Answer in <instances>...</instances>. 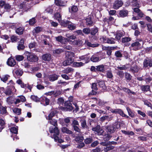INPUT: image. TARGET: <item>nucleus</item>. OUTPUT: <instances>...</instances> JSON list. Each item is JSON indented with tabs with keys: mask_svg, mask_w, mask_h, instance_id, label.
Listing matches in <instances>:
<instances>
[{
	"mask_svg": "<svg viewBox=\"0 0 152 152\" xmlns=\"http://www.w3.org/2000/svg\"><path fill=\"white\" fill-rule=\"evenodd\" d=\"M48 123L52 125L53 126H51L49 129V131L51 133H54L53 135V138L56 141H58V142L61 143L63 142V140L61 139H59L57 135L59 134V131L58 128L56 127L57 126V121L56 120L54 119H50L49 120Z\"/></svg>",
	"mask_w": 152,
	"mask_h": 152,
	"instance_id": "nucleus-1",
	"label": "nucleus"
},
{
	"mask_svg": "<svg viewBox=\"0 0 152 152\" xmlns=\"http://www.w3.org/2000/svg\"><path fill=\"white\" fill-rule=\"evenodd\" d=\"M66 36L67 38L66 41L68 42L69 44L80 46L82 45L83 42L82 40H75L76 39V36L74 35H69L68 34H66Z\"/></svg>",
	"mask_w": 152,
	"mask_h": 152,
	"instance_id": "nucleus-2",
	"label": "nucleus"
},
{
	"mask_svg": "<svg viewBox=\"0 0 152 152\" xmlns=\"http://www.w3.org/2000/svg\"><path fill=\"white\" fill-rule=\"evenodd\" d=\"M25 55L27 56L28 60L31 62H36L38 60V58L34 54H31L29 52L26 51L25 53Z\"/></svg>",
	"mask_w": 152,
	"mask_h": 152,
	"instance_id": "nucleus-3",
	"label": "nucleus"
},
{
	"mask_svg": "<svg viewBox=\"0 0 152 152\" xmlns=\"http://www.w3.org/2000/svg\"><path fill=\"white\" fill-rule=\"evenodd\" d=\"M143 43V42L142 40L140 41V42H135L131 44V47L132 48L133 50H137L141 48Z\"/></svg>",
	"mask_w": 152,
	"mask_h": 152,
	"instance_id": "nucleus-4",
	"label": "nucleus"
},
{
	"mask_svg": "<svg viewBox=\"0 0 152 152\" xmlns=\"http://www.w3.org/2000/svg\"><path fill=\"white\" fill-rule=\"evenodd\" d=\"M72 98V96L69 97V101H67L65 103L66 107L64 108V110L65 111H71L73 109V107L72 106V104L70 103V102H72L71 99Z\"/></svg>",
	"mask_w": 152,
	"mask_h": 152,
	"instance_id": "nucleus-5",
	"label": "nucleus"
},
{
	"mask_svg": "<svg viewBox=\"0 0 152 152\" xmlns=\"http://www.w3.org/2000/svg\"><path fill=\"white\" fill-rule=\"evenodd\" d=\"M110 111L113 113L119 114L123 117H126L127 118L129 117V116L125 114L123 111L120 109H111Z\"/></svg>",
	"mask_w": 152,
	"mask_h": 152,
	"instance_id": "nucleus-6",
	"label": "nucleus"
},
{
	"mask_svg": "<svg viewBox=\"0 0 152 152\" xmlns=\"http://www.w3.org/2000/svg\"><path fill=\"white\" fill-rule=\"evenodd\" d=\"M92 130L95 132L96 134H97L99 135H103L104 132L103 129L100 128V126L99 125H98L96 127L93 128Z\"/></svg>",
	"mask_w": 152,
	"mask_h": 152,
	"instance_id": "nucleus-7",
	"label": "nucleus"
},
{
	"mask_svg": "<svg viewBox=\"0 0 152 152\" xmlns=\"http://www.w3.org/2000/svg\"><path fill=\"white\" fill-rule=\"evenodd\" d=\"M119 126H119L118 127H117L115 126L112 125L107 126L106 129L108 132L112 133L115 131L116 129H118Z\"/></svg>",
	"mask_w": 152,
	"mask_h": 152,
	"instance_id": "nucleus-8",
	"label": "nucleus"
},
{
	"mask_svg": "<svg viewBox=\"0 0 152 152\" xmlns=\"http://www.w3.org/2000/svg\"><path fill=\"white\" fill-rule=\"evenodd\" d=\"M123 4L121 0H117L114 4L113 8L114 9H118L122 6Z\"/></svg>",
	"mask_w": 152,
	"mask_h": 152,
	"instance_id": "nucleus-9",
	"label": "nucleus"
},
{
	"mask_svg": "<svg viewBox=\"0 0 152 152\" xmlns=\"http://www.w3.org/2000/svg\"><path fill=\"white\" fill-rule=\"evenodd\" d=\"M143 66L146 67L152 66V59H145L143 62Z\"/></svg>",
	"mask_w": 152,
	"mask_h": 152,
	"instance_id": "nucleus-10",
	"label": "nucleus"
},
{
	"mask_svg": "<svg viewBox=\"0 0 152 152\" xmlns=\"http://www.w3.org/2000/svg\"><path fill=\"white\" fill-rule=\"evenodd\" d=\"M42 59L46 61H49L51 60V55L49 53H46L42 56Z\"/></svg>",
	"mask_w": 152,
	"mask_h": 152,
	"instance_id": "nucleus-11",
	"label": "nucleus"
},
{
	"mask_svg": "<svg viewBox=\"0 0 152 152\" xmlns=\"http://www.w3.org/2000/svg\"><path fill=\"white\" fill-rule=\"evenodd\" d=\"M119 17L124 18L127 16L128 14V11L127 10H123L119 11Z\"/></svg>",
	"mask_w": 152,
	"mask_h": 152,
	"instance_id": "nucleus-12",
	"label": "nucleus"
},
{
	"mask_svg": "<svg viewBox=\"0 0 152 152\" xmlns=\"http://www.w3.org/2000/svg\"><path fill=\"white\" fill-rule=\"evenodd\" d=\"M73 61L74 59L73 58H66V60L63 62V65L64 66L69 65Z\"/></svg>",
	"mask_w": 152,
	"mask_h": 152,
	"instance_id": "nucleus-13",
	"label": "nucleus"
},
{
	"mask_svg": "<svg viewBox=\"0 0 152 152\" xmlns=\"http://www.w3.org/2000/svg\"><path fill=\"white\" fill-rule=\"evenodd\" d=\"M7 63L9 66H13L16 64V62L14 59L10 58L8 59Z\"/></svg>",
	"mask_w": 152,
	"mask_h": 152,
	"instance_id": "nucleus-14",
	"label": "nucleus"
},
{
	"mask_svg": "<svg viewBox=\"0 0 152 152\" xmlns=\"http://www.w3.org/2000/svg\"><path fill=\"white\" fill-rule=\"evenodd\" d=\"M55 38L56 41L60 42L61 43L65 44L66 42V38L63 37L62 36L55 37Z\"/></svg>",
	"mask_w": 152,
	"mask_h": 152,
	"instance_id": "nucleus-15",
	"label": "nucleus"
},
{
	"mask_svg": "<svg viewBox=\"0 0 152 152\" xmlns=\"http://www.w3.org/2000/svg\"><path fill=\"white\" fill-rule=\"evenodd\" d=\"M58 77L59 76L56 74H52L49 75L48 78L49 81L53 82L57 80Z\"/></svg>",
	"mask_w": 152,
	"mask_h": 152,
	"instance_id": "nucleus-16",
	"label": "nucleus"
},
{
	"mask_svg": "<svg viewBox=\"0 0 152 152\" xmlns=\"http://www.w3.org/2000/svg\"><path fill=\"white\" fill-rule=\"evenodd\" d=\"M91 88L92 89V91L91 92L89 93V95H95L96 94V91H96L97 89L96 84L95 83H92Z\"/></svg>",
	"mask_w": 152,
	"mask_h": 152,
	"instance_id": "nucleus-17",
	"label": "nucleus"
},
{
	"mask_svg": "<svg viewBox=\"0 0 152 152\" xmlns=\"http://www.w3.org/2000/svg\"><path fill=\"white\" fill-rule=\"evenodd\" d=\"M124 32L123 31L118 32L116 35L115 38L117 40H119L124 35Z\"/></svg>",
	"mask_w": 152,
	"mask_h": 152,
	"instance_id": "nucleus-18",
	"label": "nucleus"
},
{
	"mask_svg": "<svg viewBox=\"0 0 152 152\" xmlns=\"http://www.w3.org/2000/svg\"><path fill=\"white\" fill-rule=\"evenodd\" d=\"M24 40L23 39H21L18 46V50H23L24 48V46L23 45Z\"/></svg>",
	"mask_w": 152,
	"mask_h": 152,
	"instance_id": "nucleus-19",
	"label": "nucleus"
},
{
	"mask_svg": "<svg viewBox=\"0 0 152 152\" xmlns=\"http://www.w3.org/2000/svg\"><path fill=\"white\" fill-rule=\"evenodd\" d=\"M58 113L56 110H54L51 112L49 115L47 117H46V119L48 120L52 119V118L55 115V114Z\"/></svg>",
	"mask_w": 152,
	"mask_h": 152,
	"instance_id": "nucleus-20",
	"label": "nucleus"
},
{
	"mask_svg": "<svg viewBox=\"0 0 152 152\" xmlns=\"http://www.w3.org/2000/svg\"><path fill=\"white\" fill-rule=\"evenodd\" d=\"M79 58L83 60L85 63H88L89 61V58L86 55L80 56Z\"/></svg>",
	"mask_w": 152,
	"mask_h": 152,
	"instance_id": "nucleus-21",
	"label": "nucleus"
},
{
	"mask_svg": "<svg viewBox=\"0 0 152 152\" xmlns=\"http://www.w3.org/2000/svg\"><path fill=\"white\" fill-rule=\"evenodd\" d=\"M96 70L102 72H104L105 71V69L104 66L102 64L96 66Z\"/></svg>",
	"mask_w": 152,
	"mask_h": 152,
	"instance_id": "nucleus-22",
	"label": "nucleus"
},
{
	"mask_svg": "<svg viewBox=\"0 0 152 152\" xmlns=\"http://www.w3.org/2000/svg\"><path fill=\"white\" fill-rule=\"evenodd\" d=\"M61 131L64 133L71 134L72 132V131L66 127H63L61 128Z\"/></svg>",
	"mask_w": 152,
	"mask_h": 152,
	"instance_id": "nucleus-23",
	"label": "nucleus"
},
{
	"mask_svg": "<svg viewBox=\"0 0 152 152\" xmlns=\"http://www.w3.org/2000/svg\"><path fill=\"white\" fill-rule=\"evenodd\" d=\"M74 69L71 67H67L64 70V72L66 74L71 73L74 72Z\"/></svg>",
	"mask_w": 152,
	"mask_h": 152,
	"instance_id": "nucleus-24",
	"label": "nucleus"
},
{
	"mask_svg": "<svg viewBox=\"0 0 152 152\" xmlns=\"http://www.w3.org/2000/svg\"><path fill=\"white\" fill-rule=\"evenodd\" d=\"M85 43L88 46L92 47H96L99 45V44H91L86 40H85Z\"/></svg>",
	"mask_w": 152,
	"mask_h": 152,
	"instance_id": "nucleus-25",
	"label": "nucleus"
},
{
	"mask_svg": "<svg viewBox=\"0 0 152 152\" xmlns=\"http://www.w3.org/2000/svg\"><path fill=\"white\" fill-rule=\"evenodd\" d=\"M66 54V58H72L74 55L73 53L70 51L67 52Z\"/></svg>",
	"mask_w": 152,
	"mask_h": 152,
	"instance_id": "nucleus-26",
	"label": "nucleus"
},
{
	"mask_svg": "<svg viewBox=\"0 0 152 152\" xmlns=\"http://www.w3.org/2000/svg\"><path fill=\"white\" fill-rule=\"evenodd\" d=\"M23 30L24 28H23L19 27L16 29V32L17 34L20 35L23 34Z\"/></svg>",
	"mask_w": 152,
	"mask_h": 152,
	"instance_id": "nucleus-27",
	"label": "nucleus"
},
{
	"mask_svg": "<svg viewBox=\"0 0 152 152\" xmlns=\"http://www.w3.org/2000/svg\"><path fill=\"white\" fill-rule=\"evenodd\" d=\"M68 28L70 30H73L75 29L76 26L73 23L69 21L68 25Z\"/></svg>",
	"mask_w": 152,
	"mask_h": 152,
	"instance_id": "nucleus-28",
	"label": "nucleus"
},
{
	"mask_svg": "<svg viewBox=\"0 0 152 152\" xmlns=\"http://www.w3.org/2000/svg\"><path fill=\"white\" fill-rule=\"evenodd\" d=\"M123 89L124 91L128 93L129 95H131L132 94L134 95L135 94V92L131 91L130 89L127 88H123Z\"/></svg>",
	"mask_w": 152,
	"mask_h": 152,
	"instance_id": "nucleus-29",
	"label": "nucleus"
},
{
	"mask_svg": "<svg viewBox=\"0 0 152 152\" xmlns=\"http://www.w3.org/2000/svg\"><path fill=\"white\" fill-rule=\"evenodd\" d=\"M58 84H60V86H65L69 84V82H67L65 81H63L62 80H59L57 82Z\"/></svg>",
	"mask_w": 152,
	"mask_h": 152,
	"instance_id": "nucleus-30",
	"label": "nucleus"
},
{
	"mask_svg": "<svg viewBox=\"0 0 152 152\" xmlns=\"http://www.w3.org/2000/svg\"><path fill=\"white\" fill-rule=\"evenodd\" d=\"M139 69L136 66L131 67L130 71L133 72H137L138 71Z\"/></svg>",
	"mask_w": 152,
	"mask_h": 152,
	"instance_id": "nucleus-31",
	"label": "nucleus"
},
{
	"mask_svg": "<svg viewBox=\"0 0 152 152\" xmlns=\"http://www.w3.org/2000/svg\"><path fill=\"white\" fill-rule=\"evenodd\" d=\"M56 4L58 6H63L64 2L61 0H55Z\"/></svg>",
	"mask_w": 152,
	"mask_h": 152,
	"instance_id": "nucleus-32",
	"label": "nucleus"
},
{
	"mask_svg": "<svg viewBox=\"0 0 152 152\" xmlns=\"http://www.w3.org/2000/svg\"><path fill=\"white\" fill-rule=\"evenodd\" d=\"M69 23V21L67 20H62L60 22V24L61 26L64 27H66L68 26V24Z\"/></svg>",
	"mask_w": 152,
	"mask_h": 152,
	"instance_id": "nucleus-33",
	"label": "nucleus"
},
{
	"mask_svg": "<svg viewBox=\"0 0 152 152\" xmlns=\"http://www.w3.org/2000/svg\"><path fill=\"white\" fill-rule=\"evenodd\" d=\"M83 137L82 136H78L75 139V141L78 142H81L83 141Z\"/></svg>",
	"mask_w": 152,
	"mask_h": 152,
	"instance_id": "nucleus-34",
	"label": "nucleus"
},
{
	"mask_svg": "<svg viewBox=\"0 0 152 152\" xmlns=\"http://www.w3.org/2000/svg\"><path fill=\"white\" fill-rule=\"evenodd\" d=\"M7 102L8 104H11L14 102V98L12 97H9L7 98Z\"/></svg>",
	"mask_w": 152,
	"mask_h": 152,
	"instance_id": "nucleus-35",
	"label": "nucleus"
},
{
	"mask_svg": "<svg viewBox=\"0 0 152 152\" xmlns=\"http://www.w3.org/2000/svg\"><path fill=\"white\" fill-rule=\"evenodd\" d=\"M55 18L56 19L60 22L61 20V16L60 14L59 13H57L55 14Z\"/></svg>",
	"mask_w": 152,
	"mask_h": 152,
	"instance_id": "nucleus-36",
	"label": "nucleus"
},
{
	"mask_svg": "<svg viewBox=\"0 0 152 152\" xmlns=\"http://www.w3.org/2000/svg\"><path fill=\"white\" fill-rule=\"evenodd\" d=\"M6 108V107H1L0 108L1 113L2 114L6 113H7Z\"/></svg>",
	"mask_w": 152,
	"mask_h": 152,
	"instance_id": "nucleus-37",
	"label": "nucleus"
},
{
	"mask_svg": "<svg viewBox=\"0 0 152 152\" xmlns=\"http://www.w3.org/2000/svg\"><path fill=\"white\" fill-rule=\"evenodd\" d=\"M81 126L83 129L88 128V126L87 125L86 121L85 120H83L82 121Z\"/></svg>",
	"mask_w": 152,
	"mask_h": 152,
	"instance_id": "nucleus-38",
	"label": "nucleus"
},
{
	"mask_svg": "<svg viewBox=\"0 0 152 152\" xmlns=\"http://www.w3.org/2000/svg\"><path fill=\"white\" fill-rule=\"evenodd\" d=\"M13 111L14 113L18 115H20L21 113V109L20 108H14L13 110Z\"/></svg>",
	"mask_w": 152,
	"mask_h": 152,
	"instance_id": "nucleus-39",
	"label": "nucleus"
},
{
	"mask_svg": "<svg viewBox=\"0 0 152 152\" xmlns=\"http://www.w3.org/2000/svg\"><path fill=\"white\" fill-rule=\"evenodd\" d=\"M91 60L93 62H97L99 60V57L95 56H92L91 58Z\"/></svg>",
	"mask_w": 152,
	"mask_h": 152,
	"instance_id": "nucleus-40",
	"label": "nucleus"
},
{
	"mask_svg": "<svg viewBox=\"0 0 152 152\" xmlns=\"http://www.w3.org/2000/svg\"><path fill=\"white\" fill-rule=\"evenodd\" d=\"M86 23L88 25H91L93 24V22L91 21V17H89L86 19Z\"/></svg>",
	"mask_w": 152,
	"mask_h": 152,
	"instance_id": "nucleus-41",
	"label": "nucleus"
},
{
	"mask_svg": "<svg viewBox=\"0 0 152 152\" xmlns=\"http://www.w3.org/2000/svg\"><path fill=\"white\" fill-rule=\"evenodd\" d=\"M114 39L113 38H107L106 43L109 44H114L115 42L114 40Z\"/></svg>",
	"mask_w": 152,
	"mask_h": 152,
	"instance_id": "nucleus-42",
	"label": "nucleus"
},
{
	"mask_svg": "<svg viewBox=\"0 0 152 152\" xmlns=\"http://www.w3.org/2000/svg\"><path fill=\"white\" fill-rule=\"evenodd\" d=\"M15 73L17 75L21 76L23 74V71L20 69L16 70Z\"/></svg>",
	"mask_w": 152,
	"mask_h": 152,
	"instance_id": "nucleus-43",
	"label": "nucleus"
},
{
	"mask_svg": "<svg viewBox=\"0 0 152 152\" xmlns=\"http://www.w3.org/2000/svg\"><path fill=\"white\" fill-rule=\"evenodd\" d=\"M150 86L148 85L144 86H142V89L143 91H147L150 90Z\"/></svg>",
	"mask_w": 152,
	"mask_h": 152,
	"instance_id": "nucleus-44",
	"label": "nucleus"
},
{
	"mask_svg": "<svg viewBox=\"0 0 152 152\" xmlns=\"http://www.w3.org/2000/svg\"><path fill=\"white\" fill-rule=\"evenodd\" d=\"M126 110L128 112L129 115L132 117H133L134 116V114L132 112L131 110V109L128 107L126 108Z\"/></svg>",
	"mask_w": 152,
	"mask_h": 152,
	"instance_id": "nucleus-45",
	"label": "nucleus"
},
{
	"mask_svg": "<svg viewBox=\"0 0 152 152\" xmlns=\"http://www.w3.org/2000/svg\"><path fill=\"white\" fill-rule=\"evenodd\" d=\"M9 77V76L8 75H3L1 77V80L3 82H6L7 80Z\"/></svg>",
	"mask_w": 152,
	"mask_h": 152,
	"instance_id": "nucleus-46",
	"label": "nucleus"
},
{
	"mask_svg": "<svg viewBox=\"0 0 152 152\" xmlns=\"http://www.w3.org/2000/svg\"><path fill=\"white\" fill-rule=\"evenodd\" d=\"M18 128L13 127L10 129V131L12 133L17 134L18 133Z\"/></svg>",
	"mask_w": 152,
	"mask_h": 152,
	"instance_id": "nucleus-47",
	"label": "nucleus"
},
{
	"mask_svg": "<svg viewBox=\"0 0 152 152\" xmlns=\"http://www.w3.org/2000/svg\"><path fill=\"white\" fill-rule=\"evenodd\" d=\"M83 64H84L82 62H75L73 64L74 66L75 67H80L83 66Z\"/></svg>",
	"mask_w": 152,
	"mask_h": 152,
	"instance_id": "nucleus-48",
	"label": "nucleus"
},
{
	"mask_svg": "<svg viewBox=\"0 0 152 152\" xmlns=\"http://www.w3.org/2000/svg\"><path fill=\"white\" fill-rule=\"evenodd\" d=\"M31 98L35 102H38L39 101V99L37 96L35 95L31 96Z\"/></svg>",
	"mask_w": 152,
	"mask_h": 152,
	"instance_id": "nucleus-49",
	"label": "nucleus"
},
{
	"mask_svg": "<svg viewBox=\"0 0 152 152\" xmlns=\"http://www.w3.org/2000/svg\"><path fill=\"white\" fill-rule=\"evenodd\" d=\"M130 40L131 38L129 37H125L122 39V42L123 43L130 41Z\"/></svg>",
	"mask_w": 152,
	"mask_h": 152,
	"instance_id": "nucleus-50",
	"label": "nucleus"
},
{
	"mask_svg": "<svg viewBox=\"0 0 152 152\" xmlns=\"http://www.w3.org/2000/svg\"><path fill=\"white\" fill-rule=\"evenodd\" d=\"M100 120L101 121H103L105 120H110V118L108 116L105 115V116L101 117L100 118Z\"/></svg>",
	"mask_w": 152,
	"mask_h": 152,
	"instance_id": "nucleus-51",
	"label": "nucleus"
},
{
	"mask_svg": "<svg viewBox=\"0 0 152 152\" xmlns=\"http://www.w3.org/2000/svg\"><path fill=\"white\" fill-rule=\"evenodd\" d=\"M41 99H42V101H45V103L46 105H48L49 103V100L47 98L45 97L42 96V97Z\"/></svg>",
	"mask_w": 152,
	"mask_h": 152,
	"instance_id": "nucleus-52",
	"label": "nucleus"
},
{
	"mask_svg": "<svg viewBox=\"0 0 152 152\" xmlns=\"http://www.w3.org/2000/svg\"><path fill=\"white\" fill-rule=\"evenodd\" d=\"M114 147L113 146H108L104 148V150L105 151H107L113 149Z\"/></svg>",
	"mask_w": 152,
	"mask_h": 152,
	"instance_id": "nucleus-53",
	"label": "nucleus"
},
{
	"mask_svg": "<svg viewBox=\"0 0 152 152\" xmlns=\"http://www.w3.org/2000/svg\"><path fill=\"white\" fill-rule=\"evenodd\" d=\"M61 90H57L55 92L54 91L53 95L54 96L56 97L61 94Z\"/></svg>",
	"mask_w": 152,
	"mask_h": 152,
	"instance_id": "nucleus-54",
	"label": "nucleus"
},
{
	"mask_svg": "<svg viewBox=\"0 0 152 152\" xmlns=\"http://www.w3.org/2000/svg\"><path fill=\"white\" fill-rule=\"evenodd\" d=\"M125 77L127 80H129L131 79L132 76L130 74L127 73H125Z\"/></svg>",
	"mask_w": 152,
	"mask_h": 152,
	"instance_id": "nucleus-55",
	"label": "nucleus"
},
{
	"mask_svg": "<svg viewBox=\"0 0 152 152\" xmlns=\"http://www.w3.org/2000/svg\"><path fill=\"white\" fill-rule=\"evenodd\" d=\"M29 23L31 25H34L36 22L35 19L34 18H33L29 20Z\"/></svg>",
	"mask_w": 152,
	"mask_h": 152,
	"instance_id": "nucleus-56",
	"label": "nucleus"
},
{
	"mask_svg": "<svg viewBox=\"0 0 152 152\" xmlns=\"http://www.w3.org/2000/svg\"><path fill=\"white\" fill-rule=\"evenodd\" d=\"M37 46L35 42L31 43L29 44V47L30 48H35Z\"/></svg>",
	"mask_w": 152,
	"mask_h": 152,
	"instance_id": "nucleus-57",
	"label": "nucleus"
},
{
	"mask_svg": "<svg viewBox=\"0 0 152 152\" xmlns=\"http://www.w3.org/2000/svg\"><path fill=\"white\" fill-rule=\"evenodd\" d=\"M115 56L117 57H121L122 56V54L119 51H117L115 53Z\"/></svg>",
	"mask_w": 152,
	"mask_h": 152,
	"instance_id": "nucleus-58",
	"label": "nucleus"
},
{
	"mask_svg": "<svg viewBox=\"0 0 152 152\" xmlns=\"http://www.w3.org/2000/svg\"><path fill=\"white\" fill-rule=\"evenodd\" d=\"M24 58V57L21 55H18L16 56V60L19 61H22Z\"/></svg>",
	"mask_w": 152,
	"mask_h": 152,
	"instance_id": "nucleus-59",
	"label": "nucleus"
},
{
	"mask_svg": "<svg viewBox=\"0 0 152 152\" xmlns=\"http://www.w3.org/2000/svg\"><path fill=\"white\" fill-rule=\"evenodd\" d=\"M107 77L109 78H111L113 77V75L111 72L108 71L106 74Z\"/></svg>",
	"mask_w": 152,
	"mask_h": 152,
	"instance_id": "nucleus-60",
	"label": "nucleus"
},
{
	"mask_svg": "<svg viewBox=\"0 0 152 152\" xmlns=\"http://www.w3.org/2000/svg\"><path fill=\"white\" fill-rule=\"evenodd\" d=\"M90 29L89 28H85L83 29V32L86 34H88L90 33Z\"/></svg>",
	"mask_w": 152,
	"mask_h": 152,
	"instance_id": "nucleus-61",
	"label": "nucleus"
},
{
	"mask_svg": "<svg viewBox=\"0 0 152 152\" xmlns=\"http://www.w3.org/2000/svg\"><path fill=\"white\" fill-rule=\"evenodd\" d=\"M72 124V126L74 127V126H77L79 125V124L78 121H77L76 120H74L73 121Z\"/></svg>",
	"mask_w": 152,
	"mask_h": 152,
	"instance_id": "nucleus-62",
	"label": "nucleus"
},
{
	"mask_svg": "<svg viewBox=\"0 0 152 152\" xmlns=\"http://www.w3.org/2000/svg\"><path fill=\"white\" fill-rule=\"evenodd\" d=\"M4 8L6 10H10L11 8V6L9 4L5 3L4 6Z\"/></svg>",
	"mask_w": 152,
	"mask_h": 152,
	"instance_id": "nucleus-63",
	"label": "nucleus"
},
{
	"mask_svg": "<svg viewBox=\"0 0 152 152\" xmlns=\"http://www.w3.org/2000/svg\"><path fill=\"white\" fill-rule=\"evenodd\" d=\"M36 33H38L42 31V28L39 27H36L34 30Z\"/></svg>",
	"mask_w": 152,
	"mask_h": 152,
	"instance_id": "nucleus-64",
	"label": "nucleus"
}]
</instances>
